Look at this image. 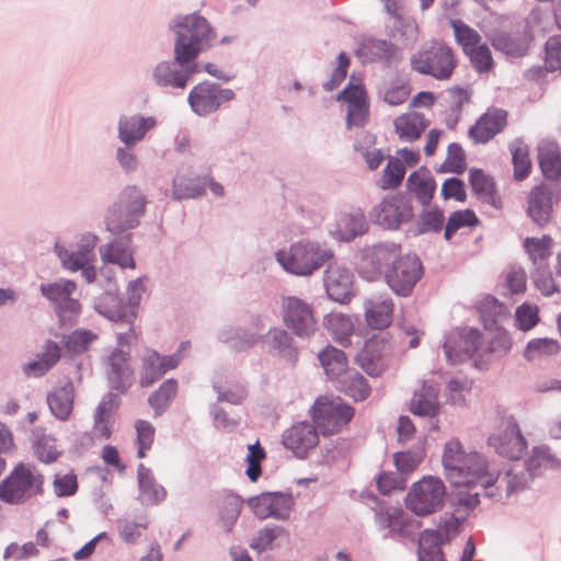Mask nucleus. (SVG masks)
<instances>
[{"label":"nucleus","instance_id":"49","mask_svg":"<svg viewBox=\"0 0 561 561\" xmlns=\"http://www.w3.org/2000/svg\"><path fill=\"white\" fill-rule=\"evenodd\" d=\"M266 458L265 449L261 446L259 442H255L252 445L248 446V455L245 461L248 463L247 476L250 481L255 482L261 473V462Z\"/></svg>","mask_w":561,"mask_h":561},{"label":"nucleus","instance_id":"47","mask_svg":"<svg viewBox=\"0 0 561 561\" xmlns=\"http://www.w3.org/2000/svg\"><path fill=\"white\" fill-rule=\"evenodd\" d=\"M511 150L514 164V178L522 181L529 175L531 169L528 147L523 144H515L512 146Z\"/></svg>","mask_w":561,"mask_h":561},{"label":"nucleus","instance_id":"54","mask_svg":"<svg viewBox=\"0 0 561 561\" xmlns=\"http://www.w3.org/2000/svg\"><path fill=\"white\" fill-rule=\"evenodd\" d=\"M135 428L137 432L138 444L137 456L139 458H144L146 457L147 450L151 449V446L153 444L154 427L148 421L138 420L135 423Z\"/></svg>","mask_w":561,"mask_h":561},{"label":"nucleus","instance_id":"20","mask_svg":"<svg viewBox=\"0 0 561 561\" xmlns=\"http://www.w3.org/2000/svg\"><path fill=\"white\" fill-rule=\"evenodd\" d=\"M319 443L318 428L309 422H299L283 434V444L297 457L304 458Z\"/></svg>","mask_w":561,"mask_h":561},{"label":"nucleus","instance_id":"34","mask_svg":"<svg viewBox=\"0 0 561 561\" xmlns=\"http://www.w3.org/2000/svg\"><path fill=\"white\" fill-rule=\"evenodd\" d=\"M340 390L355 401L367 399L371 392L366 378L355 370H348L339 380Z\"/></svg>","mask_w":561,"mask_h":561},{"label":"nucleus","instance_id":"61","mask_svg":"<svg viewBox=\"0 0 561 561\" xmlns=\"http://www.w3.org/2000/svg\"><path fill=\"white\" fill-rule=\"evenodd\" d=\"M148 527V522L142 519L140 522L125 520L119 524L118 533L121 538L127 543H135L141 536L142 531Z\"/></svg>","mask_w":561,"mask_h":561},{"label":"nucleus","instance_id":"56","mask_svg":"<svg viewBox=\"0 0 561 561\" xmlns=\"http://www.w3.org/2000/svg\"><path fill=\"white\" fill-rule=\"evenodd\" d=\"M342 238L352 239L364 233L366 229L365 217L363 214H356L352 217L345 216L339 222Z\"/></svg>","mask_w":561,"mask_h":561},{"label":"nucleus","instance_id":"63","mask_svg":"<svg viewBox=\"0 0 561 561\" xmlns=\"http://www.w3.org/2000/svg\"><path fill=\"white\" fill-rule=\"evenodd\" d=\"M534 284L536 288L545 296H551L559 291L556 280L548 270L537 268L534 273Z\"/></svg>","mask_w":561,"mask_h":561},{"label":"nucleus","instance_id":"25","mask_svg":"<svg viewBox=\"0 0 561 561\" xmlns=\"http://www.w3.org/2000/svg\"><path fill=\"white\" fill-rule=\"evenodd\" d=\"M430 121L419 112H408L393 119L394 133L401 141L414 142L420 139Z\"/></svg>","mask_w":561,"mask_h":561},{"label":"nucleus","instance_id":"12","mask_svg":"<svg viewBox=\"0 0 561 561\" xmlns=\"http://www.w3.org/2000/svg\"><path fill=\"white\" fill-rule=\"evenodd\" d=\"M500 427L501 432L493 433L489 437V445L508 459H519L526 450L527 444L516 421L512 416L504 417Z\"/></svg>","mask_w":561,"mask_h":561},{"label":"nucleus","instance_id":"58","mask_svg":"<svg viewBox=\"0 0 561 561\" xmlns=\"http://www.w3.org/2000/svg\"><path fill=\"white\" fill-rule=\"evenodd\" d=\"M243 502L237 495H228L224 501V507L221 511V519L227 526V530H230L231 526L238 519L242 510Z\"/></svg>","mask_w":561,"mask_h":561},{"label":"nucleus","instance_id":"36","mask_svg":"<svg viewBox=\"0 0 561 561\" xmlns=\"http://www.w3.org/2000/svg\"><path fill=\"white\" fill-rule=\"evenodd\" d=\"M442 538L436 530H424L419 539V561H444Z\"/></svg>","mask_w":561,"mask_h":561},{"label":"nucleus","instance_id":"40","mask_svg":"<svg viewBox=\"0 0 561 561\" xmlns=\"http://www.w3.org/2000/svg\"><path fill=\"white\" fill-rule=\"evenodd\" d=\"M561 346L557 340L542 337L534 339L525 347L524 356L528 360H536L546 356L558 354Z\"/></svg>","mask_w":561,"mask_h":561},{"label":"nucleus","instance_id":"62","mask_svg":"<svg viewBox=\"0 0 561 561\" xmlns=\"http://www.w3.org/2000/svg\"><path fill=\"white\" fill-rule=\"evenodd\" d=\"M505 282L512 294H523L527 284L525 270L520 266H511L506 272Z\"/></svg>","mask_w":561,"mask_h":561},{"label":"nucleus","instance_id":"7","mask_svg":"<svg viewBox=\"0 0 561 561\" xmlns=\"http://www.w3.org/2000/svg\"><path fill=\"white\" fill-rule=\"evenodd\" d=\"M446 486L436 477L427 476L413 483L405 497V506L417 516H427L444 505Z\"/></svg>","mask_w":561,"mask_h":561},{"label":"nucleus","instance_id":"29","mask_svg":"<svg viewBox=\"0 0 561 561\" xmlns=\"http://www.w3.org/2000/svg\"><path fill=\"white\" fill-rule=\"evenodd\" d=\"M469 182L471 188L481 201L492 205L495 208L502 207V201L499 196L495 183L491 176L482 170L473 169L469 173Z\"/></svg>","mask_w":561,"mask_h":561},{"label":"nucleus","instance_id":"6","mask_svg":"<svg viewBox=\"0 0 561 561\" xmlns=\"http://www.w3.org/2000/svg\"><path fill=\"white\" fill-rule=\"evenodd\" d=\"M354 408L340 398L330 399L320 397L311 408V417L314 426L323 436L340 433L354 417Z\"/></svg>","mask_w":561,"mask_h":561},{"label":"nucleus","instance_id":"5","mask_svg":"<svg viewBox=\"0 0 561 561\" xmlns=\"http://www.w3.org/2000/svg\"><path fill=\"white\" fill-rule=\"evenodd\" d=\"M410 64L411 68L421 75L447 80L451 77L458 61L454 49L448 44L435 41L412 55Z\"/></svg>","mask_w":561,"mask_h":561},{"label":"nucleus","instance_id":"52","mask_svg":"<svg viewBox=\"0 0 561 561\" xmlns=\"http://www.w3.org/2000/svg\"><path fill=\"white\" fill-rule=\"evenodd\" d=\"M79 488L78 477L75 472L66 474L57 473L53 480V491L58 497H68L77 493Z\"/></svg>","mask_w":561,"mask_h":561},{"label":"nucleus","instance_id":"4","mask_svg":"<svg viewBox=\"0 0 561 561\" xmlns=\"http://www.w3.org/2000/svg\"><path fill=\"white\" fill-rule=\"evenodd\" d=\"M45 478L33 463L19 462L0 482V501L21 505L44 494Z\"/></svg>","mask_w":561,"mask_h":561},{"label":"nucleus","instance_id":"3","mask_svg":"<svg viewBox=\"0 0 561 561\" xmlns=\"http://www.w3.org/2000/svg\"><path fill=\"white\" fill-rule=\"evenodd\" d=\"M176 28L174 59L184 69L174 70L171 64L161 62L156 67L153 76L160 85L183 89L197 71L194 60L213 38V32L206 19L199 15L185 16Z\"/></svg>","mask_w":561,"mask_h":561},{"label":"nucleus","instance_id":"16","mask_svg":"<svg viewBox=\"0 0 561 561\" xmlns=\"http://www.w3.org/2000/svg\"><path fill=\"white\" fill-rule=\"evenodd\" d=\"M337 101L347 105L348 127L363 126L368 119L369 105L367 93L362 84L348 83L337 95Z\"/></svg>","mask_w":561,"mask_h":561},{"label":"nucleus","instance_id":"43","mask_svg":"<svg viewBox=\"0 0 561 561\" xmlns=\"http://www.w3.org/2000/svg\"><path fill=\"white\" fill-rule=\"evenodd\" d=\"M465 55L469 58L473 69L479 73L490 72L494 67L491 49L484 42Z\"/></svg>","mask_w":561,"mask_h":561},{"label":"nucleus","instance_id":"30","mask_svg":"<svg viewBox=\"0 0 561 561\" xmlns=\"http://www.w3.org/2000/svg\"><path fill=\"white\" fill-rule=\"evenodd\" d=\"M407 186L423 205L431 203L436 190L435 180L425 168L411 173L408 178Z\"/></svg>","mask_w":561,"mask_h":561},{"label":"nucleus","instance_id":"46","mask_svg":"<svg viewBox=\"0 0 561 561\" xmlns=\"http://www.w3.org/2000/svg\"><path fill=\"white\" fill-rule=\"evenodd\" d=\"M162 376L159 366V354L156 351H150L142 359L140 385L141 387H149Z\"/></svg>","mask_w":561,"mask_h":561},{"label":"nucleus","instance_id":"8","mask_svg":"<svg viewBox=\"0 0 561 561\" xmlns=\"http://www.w3.org/2000/svg\"><path fill=\"white\" fill-rule=\"evenodd\" d=\"M332 257V253L316 243H297L288 251H279L277 260L287 271L296 275H310Z\"/></svg>","mask_w":561,"mask_h":561},{"label":"nucleus","instance_id":"60","mask_svg":"<svg viewBox=\"0 0 561 561\" xmlns=\"http://www.w3.org/2000/svg\"><path fill=\"white\" fill-rule=\"evenodd\" d=\"M445 217L440 209L433 208L424 211L420 217V230L422 232H438L444 226Z\"/></svg>","mask_w":561,"mask_h":561},{"label":"nucleus","instance_id":"38","mask_svg":"<svg viewBox=\"0 0 561 561\" xmlns=\"http://www.w3.org/2000/svg\"><path fill=\"white\" fill-rule=\"evenodd\" d=\"M456 43L461 47L463 54L480 45L482 36L460 19L450 21Z\"/></svg>","mask_w":561,"mask_h":561},{"label":"nucleus","instance_id":"53","mask_svg":"<svg viewBox=\"0 0 561 561\" xmlns=\"http://www.w3.org/2000/svg\"><path fill=\"white\" fill-rule=\"evenodd\" d=\"M515 320L518 329L529 331L539 322V309L536 305L522 304L515 312Z\"/></svg>","mask_w":561,"mask_h":561},{"label":"nucleus","instance_id":"24","mask_svg":"<svg viewBox=\"0 0 561 561\" xmlns=\"http://www.w3.org/2000/svg\"><path fill=\"white\" fill-rule=\"evenodd\" d=\"M129 359V353L123 350H115L110 355L107 378L112 388L126 391L131 386L134 371Z\"/></svg>","mask_w":561,"mask_h":561},{"label":"nucleus","instance_id":"50","mask_svg":"<svg viewBox=\"0 0 561 561\" xmlns=\"http://www.w3.org/2000/svg\"><path fill=\"white\" fill-rule=\"evenodd\" d=\"M34 454L44 463L55 462L60 456L56 447V439L49 435H43L35 442Z\"/></svg>","mask_w":561,"mask_h":561},{"label":"nucleus","instance_id":"26","mask_svg":"<svg viewBox=\"0 0 561 561\" xmlns=\"http://www.w3.org/2000/svg\"><path fill=\"white\" fill-rule=\"evenodd\" d=\"M393 302L390 298L369 299L365 304V321L374 330L390 327L393 319Z\"/></svg>","mask_w":561,"mask_h":561},{"label":"nucleus","instance_id":"45","mask_svg":"<svg viewBox=\"0 0 561 561\" xmlns=\"http://www.w3.org/2000/svg\"><path fill=\"white\" fill-rule=\"evenodd\" d=\"M176 392V380L168 379L149 397V404L156 410L157 414H160L175 397Z\"/></svg>","mask_w":561,"mask_h":561},{"label":"nucleus","instance_id":"28","mask_svg":"<svg viewBox=\"0 0 561 561\" xmlns=\"http://www.w3.org/2000/svg\"><path fill=\"white\" fill-rule=\"evenodd\" d=\"M156 125L153 117H142L134 115L123 117L119 121V139L126 145H134L141 140L145 134Z\"/></svg>","mask_w":561,"mask_h":561},{"label":"nucleus","instance_id":"32","mask_svg":"<svg viewBox=\"0 0 561 561\" xmlns=\"http://www.w3.org/2000/svg\"><path fill=\"white\" fill-rule=\"evenodd\" d=\"M323 325L341 345L350 344V337L354 333L352 317L340 312H331L324 317Z\"/></svg>","mask_w":561,"mask_h":561},{"label":"nucleus","instance_id":"59","mask_svg":"<svg viewBox=\"0 0 561 561\" xmlns=\"http://www.w3.org/2000/svg\"><path fill=\"white\" fill-rule=\"evenodd\" d=\"M554 462H556V459L550 454V450L548 447H536L533 450L531 457L527 461L528 471L533 476L541 467H545V468L553 467Z\"/></svg>","mask_w":561,"mask_h":561},{"label":"nucleus","instance_id":"37","mask_svg":"<svg viewBox=\"0 0 561 561\" xmlns=\"http://www.w3.org/2000/svg\"><path fill=\"white\" fill-rule=\"evenodd\" d=\"M539 164L546 178L556 179L561 173V152L554 142H547L539 147Z\"/></svg>","mask_w":561,"mask_h":561},{"label":"nucleus","instance_id":"22","mask_svg":"<svg viewBox=\"0 0 561 561\" xmlns=\"http://www.w3.org/2000/svg\"><path fill=\"white\" fill-rule=\"evenodd\" d=\"M552 192L546 185H538L527 195V214L539 226H546L552 215Z\"/></svg>","mask_w":561,"mask_h":561},{"label":"nucleus","instance_id":"21","mask_svg":"<svg viewBox=\"0 0 561 561\" xmlns=\"http://www.w3.org/2000/svg\"><path fill=\"white\" fill-rule=\"evenodd\" d=\"M352 274L341 265L332 263L324 275V285L329 297L337 302H345L351 297Z\"/></svg>","mask_w":561,"mask_h":561},{"label":"nucleus","instance_id":"33","mask_svg":"<svg viewBox=\"0 0 561 561\" xmlns=\"http://www.w3.org/2000/svg\"><path fill=\"white\" fill-rule=\"evenodd\" d=\"M319 359L331 379L340 380L348 371L345 353L333 346H327L319 354Z\"/></svg>","mask_w":561,"mask_h":561},{"label":"nucleus","instance_id":"13","mask_svg":"<svg viewBox=\"0 0 561 561\" xmlns=\"http://www.w3.org/2000/svg\"><path fill=\"white\" fill-rule=\"evenodd\" d=\"M234 93L230 89H220L217 84L202 82L195 85L188 95L192 110L198 115H206L219 108L222 101H230Z\"/></svg>","mask_w":561,"mask_h":561},{"label":"nucleus","instance_id":"51","mask_svg":"<svg viewBox=\"0 0 561 561\" xmlns=\"http://www.w3.org/2000/svg\"><path fill=\"white\" fill-rule=\"evenodd\" d=\"M204 193V187L183 175L175 176L173 181V197L176 199L195 198Z\"/></svg>","mask_w":561,"mask_h":561},{"label":"nucleus","instance_id":"23","mask_svg":"<svg viewBox=\"0 0 561 561\" xmlns=\"http://www.w3.org/2000/svg\"><path fill=\"white\" fill-rule=\"evenodd\" d=\"M376 520L380 528L388 529L391 535L409 537L419 527L400 507H389L376 514Z\"/></svg>","mask_w":561,"mask_h":561},{"label":"nucleus","instance_id":"14","mask_svg":"<svg viewBox=\"0 0 561 561\" xmlns=\"http://www.w3.org/2000/svg\"><path fill=\"white\" fill-rule=\"evenodd\" d=\"M248 505L260 519L268 517L287 519L293 507V499L290 495L279 492H266L250 497Z\"/></svg>","mask_w":561,"mask_h":561},{"label":"nucleus","instance_id":"64","mask_svg":"<svg viewBox=\"0 0 561 561\" xmlns=\"http://www.w3.org/2000/svg\"><path fill=\"white\" fill-rule=\"evenodd\" d=\"M445 165L448 171L455 173H461L466 168V156L462 148L453 142L447 148V158Z\"/></svg>","mask_w":561,"mask_h":561},{"label":"nucleus","instance_id":"57","mask_svg":"<svg viewBox=\"0 0 561 561\" xmlns=\"http://www.w3.org/2000/svg\"><path fill=\"white\" fill-rule=\"evenodd\" d=\"M545 64L549 71L561 70V35L551 36L547 41Z\"/></svg>","mask_w":561,"mask_h":561},{"label":"nucleus","instance_id":"31","mask_svg":"<svg viewBox=\"0 0 561 561\" xmlns=\"http://www.w3.org/2000/svg\"><path fill=\"white\" fill-rule=\"evenodd\" d=\"M47 403L51 413L59 420L66 421L70 416L73 408V386L67 382L62 387L55 389L47 397Z\"/></svg>","mask_w":561,"mask_h":561},{"label":"nucleus","instance_id":"11","mask_svg":"<svg viewBox=\"0 0 561 561\" xmlns=\"http://www.w3.org/2000/svg\"><path fill=\"white\" fill-rule=\"evenodd\" d=\"M283 320L297 336L309 337L317 330L312 307L300 298L289 296L283 299Z\"/></svg>","mask_w":561,"mask_h":561},{"label":"nucleus","instance_id":"17","mask_svg":"<svg viewBox=\"0 0 561 561\" xmlns=\"http://www.w3.org/2000/svg\"><path fill=\"white\" fill-rule=\"evenodd\" d=\"M481 335L476 329H466L447 337L444 344L446 358L451 364L470 358L480 347Z\"/></svg>","mask_w":561,"mask_h":561},{"label":"nucleus","instance_id":"39","mask_svg":"<svg viewBox=\"0 0 561 561\" xmlns=\"http://www.w3.org/2000/svg\"><path fill=\"white\" fill-rule=\"evenodd\" d=\"M360 54L364 56L370 55V59L383 60L387 64L397 59L396 46L382 39H367L360 47Z\"/></svg>","mask_w":561,"mask_h":561},{"label":"nucleus","instance_id":"19","mask_svg":"<svg viewBox=\"0 0 561 561\" xmlns=\"http://www.w3.org/2000/svg\"><path fill=\"white\" fill-rule=\"evenodd\" d=\"M507 111L499 107H490L483 113L469 129V137L476 144H485L502 133L507 126Z\"/></svg>","mask_w":561,"mask_h":561},{"label":"nucleus","instance_id":"15","mask_svg":"<svg viewBox=\"0 0 561 561\" xmlns=\"http://www.w3.org/2000/svg\"><path fill=\"white\" fill-rule=\"evenodd\" d=\"M412 217V205L402 194L385 197L376 214L377 222L388 229H397L401 224L411 220Z\"/></svg>","mask_w":561,"mask_h":561},{"label":"nucleus","instance_id":"10","mask_svg":"<svg viewBox=\"0 0 561 561\" xmlns=\"http://www.w3.org/2000/svg\"><path fill=\"white\" fill-rule=\"evenodd\" d=\"M127 305L117 309H107L104 313L110 320L129 325L126 334L121 333L118 342L121 344H129L133 340H138L139 333L134 328V321L138 317V307L142 295L146 291V278L139 277L131 280L127 286Z\"/></svg>","mask_w":561,"mask_h":561},{"label":"nucleus","instance_id":"55","mask_svg":"<svg viewBox=\"0 0 561 561\" xmlns=\"http://www.w3.org/2000/svg\"><path fill=\"white\" fill-rule=\"evenodd\" d=\"M405 167L400 160L390 159L382 173L381 187L385 190L399 186L404 178Z\"/></svg>","mask_w":561,"mask_h":561},{"label":"nucleus","instance_id":"44","mask_svg":"<svg viewBox=\"0 0 561 561\" xmlns=\"http://www.w3.org/2000/svg\"><path fill=\"white\" fill-rule=\"evenodd\" d=\"M98 335L89 330H77L66 335L62 340L65 348L72 354L85 352Z\"/></svg>","mask_w":561,"mask_h":561},{"label":"nucleus","instance_id":"18","mask_svg":"<svg viewBox=\"0 0 561 561\" xmlns=\"http://www.w3.org/2000/svg\"><path fill=\"white\" fill-rule=\"evenodd\" d=\"M76 289V283L69 279L41 285L42 294L56 305L57 312L62 318L78 314L80 311L79 301L71 298Z\"/></svg>","mask_w":561,"mask_h":561},{"label":"nucleus","instance_id":"9","mask_svg":"<svg viewBox=\"0 0 561 561\" xmlns=\"http://www.w3.org/2000/svg\"><path fill=\"white\" fill-rule=\"evenodd\" d=\"M489 39L495 50L517 58L527 54L534 36L526 22H504L490 33Z\"/></svg>","mask_w":561,"mask_h":561},{"label":"nucleus","instance_id":"1","mask_svg":"<svg viewBox=\"0 0 561 561\" xmlns=\"http://www.w3.org/2000/svg\"><path fill=\"white\" fill-rule=\"evenodd\" d=\"M442 462L446 479L457 489L459 503L467 507L479 504V490H486L499 481V490L508 496L523 490L528 482L527 476L515 467L510 468L499 480V474L491 470L483 455L477 451L466 453L458 439L445 444Z\"/></svg>","mask_w":561,"mask_h":561},{"label":"nucleus","instance_id":"2","mask_svg":"<svg viewBox=\"0 0 561 561\" xmlns=\"http://www.w3.org/2000/svg\"><path fill=\"white\" fill-rule=\"evenodd\" d=\"M358 273L367 280L383 277L398 296H409L423 275L416 255L402 254L397 243H380L366 249L358 263Z\"/></svg>","mask_w":561,"mask_h":561},{"label":"nucleus","instance_id":"27","mask_svg":"<svg viewBox=\"0 0 561 561\" xmlns=\"http://www.w3.org/2000/svg\"><path fill=\"white\" fill-rule=\"evenodd\" d=\"M96 237L92 234L84 236L82 238L81 249L77 252L69 253L56 244L55 250L57 255L62 262V265L72 272L84 268L85 265L91 261L93 256V250L96 245Z\"/></svg>","mask_w":561,"mask_h":561},{"label":"nucleus","instance_id":"42","mask_svg":"<svg viewBox=\"0 0 561 561\" xmlns=\"http://www.w3.org/2000/svg\"><path fill=\"white\" fill-rule=\"evenodd\" d=\"M553 240L549 236L541 238H526L524 248L534 263L547 260L551 255Z\"/></svg>","mask_w":561,"mask_h":561},{"label":"nucleus","instance_id":"41","mask_svg":"<svg viewBox=\"0 0 561 561\" xmlns=\"http://www.w3.org/2000/svg\"><path fill=\"white\" fill-rule=\"evenodd\" d=\"M479 225V219L474 211L471 209H463L454 211L445 226L444 237L450 240L453 234L461 228H471Z\"/></svg>","mask_w":561,"mask_h":561},{"label":"nucleus","instance_id":"48","mask_svg":"<svg viewBox=\"0 0 561 561\" xmlns=\"http://www.w3.org/2000/svg\"><path fill=\"white\" fill-rule=\"evenodd\" d=\"M101 255L105 262L117 264L123 268H135L131 253L119 244H108L102 248Z\"/></svg>","mask_w":561,"mask_h":561},{"label":"nucleus","instance_id":"35","mask_svg":"<svg viewBox=\"0 0 561 561\" xmlns=\"http://www.w3.org/2000/svg\"><path fill=\"white\" fill-rule=\"evenodd\" d=\"M410 410L415 415L434 416L438 411L436 390L433 387L423 386L414 393Z\"/></svg>","mask_w":561,"mask_h":561}]
</instances>
